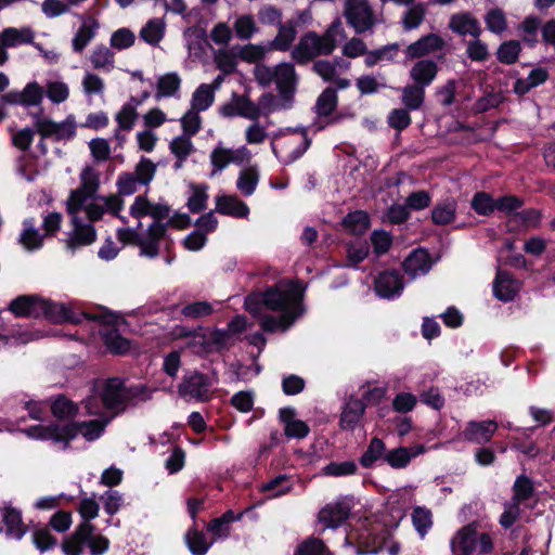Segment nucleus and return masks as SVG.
Instances as JSON below:
<instances>
[{"label": "nucleus", "mask_w": 555, "mask_h": 555, "mask_svg": "<svg viewBox=\"0 0 555 555\" xmlns=\"http://www.w3.org/2000/svg\"><path fill=\"white\" fill-rule=\"evenodd\" d=\"M412 522L421 537H424L433 526L431 512L423 506H416L412 512Z\"/></svg>", "instance_id": "nucleus-54"}, {"label": "nucleus", "mask_w": 555, "mask_h": 555, "mask_svg": "<svg viewBox=\"0 0 555 555\" xmlns=\"http://www.w3.org/2000/svg\"><path fill=\"white\" fill-rule=\"evenodd\" d=\"M478 522L472 521L461 527L450 540L452 555H473L478 547L480 555L493 551V541L488 532L478 534Z\"/></svg>", "instance_id": "nucleus-2"}, {"label": "nucleus", "mask_w": 555, "mask_h": 555, "mask_svg": "<svg viewBox=\"0 0 555 555\" xmlns=\"http://www.w3.org/2000/svg\"><path fill=\"white\" fill-rule=\"evenodd\" d=\"M211 382L208 375L194 371L184 374L182 382L178 386L180 397H191L197 401L205 402L210 399L209 388Z\"/></svg>", "instance_id": "nucleus-4"}, {"label": "nucleus", "mask_w": 555, "mask_h": 555, "mask_svg": "<svg viewBox=\"0 0 555 555\" xmlns=\"http://www.w3.org/2000/svg\"><path fill=\"white\" fill-rule=\"evenodd\" d=\"M39 305V318L43 317L57 324H80L83 320L103 324H113L116 322V315L114 312L105 308H101V312H89L80 310L72 305H65L42 298L40 299Z\"/></svg>", "instance_id": "nucleus-1"}, {"label": "nucleus", "mask_w": 555, "mask_h": 555, "mask_svg": "<svg viewBox=\"0 0 555 555\" xmlns=\"http://www.w3.org/2000/svg\"><path fill=\"white\" fill-rule=\"evenodd\" d=\"M456 203L453 199H446L435 205L431 210V221L436 225H447L454 221Z\"/></svg>", "instance_id": "nucleus-38"}, {"label": "nucleus", "mask_w": 555, "mask_h": 555, "mask_svg": "<svg viewBox=\"0 0 555 555\" xmlns=\"http://www.w3.org/2000/svg\"><path fill=\"white\" fill-rule=\"evenodd\" d=\"M31 542L40 553H44L55 547L57 539L47 527H43L34 529Z\"/></svg>", "instance_id": "nucleus-51"}, {"label": "nucleus", "mask_w": 555, "mask_h": 555, "mask_svg": "<svg viewBox=\"0 0 555 555\" xmlns=\"http://www.w3.org/2000/svg\"><path fill=\"white\" fill-rule=\"evenodd\" d=\"M446 42L440 35L430 33L409 44L404 53L408 60H422L430 53L442 50Z\"/></svg>", "instance_id": "nucleus-14"}, {"label": "nucleus", "mask_w": 555, "mask_h": 555, "mask_svg": "<svg viewBox=\"0 0 555 555\" xmlns=\"http://www.w3.org/2000/svg\"><path fill=\"white\" fill-rule=\"evenodd\" d=\"M122 393H124V404L125 409L128 404L134 403L138 401H147L151 398L149 388L144 384H135L127 386L122 380Z\"/></svg>", "instance_id": "nucleus-52"}, {"label": "nucleus", "mask_w": 555, "mask_h": 555, "mask_svg": "<svg viewBox=\"0 0 555 555\" xmlns=\"http://www.w3.org/2000/svg\"><path fill=\"white\" fill-rule=\"evenodd\" d=\"M275 85L283 101V109L292 107L296 92L297 75L292 63H281L275 67Z\"/></svg>", "instance_id": "nucleus-8"}, {"label": "nucleus", "mask_w": 555, "mask_h": 555, "mask_svg": "<svg viewBox=\"0 0 555 555\" xmlns=\"http://www.w3.org/2000/svg\"><path fill=\"white\" fill-rule=\"evenodd\" d=\"M103 405L109 411L124 412L122 379L113 377L107 379L101 395Z\"/></svg>", "instance_id": "nucleus-20"}, {"label": "nucleus", "mask_w": 555, "mask_h": 555, "mask_svg": "<svg viewBox=\"0 0 555 555\" xmlns=\"http://www.w3.org/2000/svg\"><path fill=\"white\" fill-rule=\"evenodd\" d=\"M264 307L272 311H293L295 305H302L301 294L296 289L283 291L276 285L267 288L262 293Z\"/></svg>", "instance_id": "nucleus-7"}, {"label": "nucleus", "mask_w": 555, "mask_h": 555, "mask_svg": "<svg viewBox=\"0 0 555 555\" xmlns=\"http://www.w3.org/2000/svg\"><path fill=\"white\" fill-rule=\"evenodd\" d=\"M214 307L208 301H194L185 305L181 309V314L188 319L197 320L211 315Z\"/></svg>", "instance_id": "nucleus-58"}, {"label": "nucleus", "mask_w": 555, "mask_h": 555, "mask_svg": "<svg viewBox=\"0 0 555 555\" xmlns=\"http://www.w3.org/2000/svg\"><path fill=\"white\" fill-rule=\"evenodd\" d=\"M408 273L415 274L418 271L427 272L430 268L428 254L424 250H414L402 263Z\"/></svg>", "instance_id": "nucleus-49"}, {"label": "nucleus", "mask_w": 555, "mask_h": 555, "mask_svg": "<svg viewBox=\"0 0 555 555\" xmlns=\"http://www.w3.org/2000/svg\"><path fill=\"white\" fill-rule=\"evenodd\" d=\"M533 494L534 486L531 478H529L525 474L517 476L513 485L512 501L521 504L530 500L533 496Z\"/></svg>", "instance_id": "nucleus-42"}, {"label": "nucleus", "mask_w": 555, "mask_h": 555, "mask_svg": "<svg viewBox=\"0 0 555 555\" xmlns=\"http://www.w3.org/2000/svg\"><path fill=\"white\" fill-rule=\"evenodd\" d=\"M92 525L79 524L75 530L62 542V551L65 555H82L83 546L88 541Z\"/></svg>", "instance_id": "nucleus-25"}, {"label": "nucleus", "mask_w": 555, "mask_h": 555, "mask_svg": "<svg viewBox=\"0 0 555 555\" xmlns=\"http://www.w3.org/2000/svg\"><path fill=\"white\" fill-rule=\"evenodd\" d=\"M0 42L3 47H16L22 43L34 42V31L30 28L17 29L8 27L0 35Z\"/></svg>", "instance_id": "nucleus-35"}, {"label": "nucleus", "mask_w": 555, "mask_h": 555, "mask_svg": "<svg viewBox=\"0 0 555 555\" xmlns=\"http://www.w3.org/2000/svg\"><path fill=\"white\" fill-rule=\"evenodd\" d=\"M296 27L297 22L294 20L280 23L278 35L270 42V49L283 52L288 51L297 36Z\"/></svg>", "instance_id": "nucleus-30"}, {"label": "nucleus", "mask_w": 555, "mask_h": 555, "mask_svg": "<svg viewBox=\"0 0 555 555\" xmlns=\"http://www.w3.org/2000/svg\"><path fill=\"white\" fill-rule=\"evenodd\" d=\"M387 448L385 442L378 438L373 437L366 447V450L359 459V463L363 468H372L376 462L383 460L385 462Z\"/></svg>", "instance_id": "nucleus-31"}, {"label": "nucleus", "mask_w": 555, "mask_h": 555, "mask_svg": "<svg viewBox=\"0 0 555 555\" xmlns=\"http://www.w3.org/2000/svg\"><path fill=\"white\" fill-rule=\"evenodd\" d=\"M140 37L149 44H157L164 37V24L156 20H150L140 30Z\"/></svg>", "instance_id": "nucleus-55"}, {"label": "nucleus", "mask_w": 555, "mask_h": 555, "mask_svg": "<svg viewBox=\"0 0 555 555\" xmlns=\"http://www.w3.org/2000/svg\"><path fill=\"white\" fill-rule=\"evenodd\" d=\"M216 208L220 215L233 218H246L249 215L248 205L241 201L236 195H218L216 196Z\"/></svg>", "instance_id": "nucleus-21"}, {"label": "nucleus", "mask_w": 555, "mask_h": 555, "mask_svg": "<svg viewBox=\"0 0 555 555\" xmlns=\"http://www.w3.org/2000/svg\"><path fill=\"white\" fill-rule=\"evenodd\" d=\"M286 133H299L301 134V139L298 143H294L293 141H287L284 143L282 147H288L295 145L294 149L287 153L284 157H280L279 149L274 142L271 143L272 153L279 158L280 163L283 165H291L298 160L310 147L312 140L308 135V131L305 127H296V128H286L285 130H279L278 133L274 134V139L279 137L285 135Z\"/></svg>", "instance_id": "nucleus-5"}, {"label": "nucleus", "mask_w": 555, "mask_h": 555, "mask_svg": "<svg viewBox=\"0 0 555 555\" xmlns=\"http://www.w3.org/2000/svg\"><path fill=\"white\" fill-rule=\"evenodd\" d=\"M352 504L346 498L328 503L323 506L318 515L319 521L326 528L336 529L341 526L350 516Z\"/></svg>", "instance_id": "nucleus-11"}, {"label": "nucleus", "mask_w": 555, "mask_h": 555, "mask_svg": "<svg viewBox=\"0 0 555 555\" xmlns=\"http://www.w3.org/2000/svg\"><path fill=\"white\" fill-rule=\"evenodd\" d=\"M40 299L37 295H20L10 302L9 310L15 317H33L37 319L39 318Z\"/></svg>", "instance_id": "nucleus-28"}, {"label": "nucleus", "mask_w": 555, "mask_h": 555, "mask_svg": "<svg viewBox=\"0 0 555 555\" xmlns=\"http://www.w3.org/2000/svg\"><path fill=\"white\" fill-rule=\"evenodd\" d=\"M138 116L135 105H132V103H126L116 114L115 119L119 129L130 131L133 128Z\"/></svg>", "instance_id": "nucleus-59"}, {"label": "nucleus", "mask_w": 555, "mask_h": 555, "mask_svg": "<svg viewBox=\"0 0 555 555\" xmlns=\"http://www.w3.org/2000/svg\"><path fill=\"white\" fill-rule=\"evenodd\" d=\"M169 150L176 156V158L188 159V157L194 151V145L191 141V137L181 134L176 137L169 143Z\"/></svg>", "instance_id": "nucleus-62"}, {"label": "nucleus", "mask_w": 555, "mask_h": 555, "mask_svg": "<svg viewBox=\"0 0 555 555\" xmlns=\"http://www.w3.org/2000/svg\"><path fill=\"white\" fill-rule=\"evenodd\" d=\"M318 41L319 35L315 31H308L302 35L292 51L293 60L299 65L308 64L318 56L315 47Z\"/></svg>", "instance_id": "nucleus-19"}, {"label": "nucleus", "mask_w": 555, "mask_h": 555, "mask_svg": "<svg viewBox=\"0 0 555 555\" xmlns=\"http://www.w3.org/2000/svg\"><path fill=\"white\" fill-rule=\"evenodd\" d=\"M24 225L25 229L21 233L20 242L29 250L40 248L43 243V236L34 228L33 219H25Z\"/></svg>", "instance_id": "nucleus-48"}, {"label": "nucleus", "mask_w": 555, "mask_h": 555, "mask_svg": "<svg viewBox=\"0 0 555 555\" xmlns=\"http://www.w3.org/2000/svg\"><path fill=\"white\" fill-rule=\"evenodd\" d=\"M214 88L207 83H202L192 95V108L198 113L206 111L214 103Z\"/></svg>", "instance_id": "nucleus-46"}, {"label": "nucleus", "mask_w": 555, "mask_h": 555, "mask_svg": "<svg viewBox=\"0 0 555 555\" xmlns=\"http://www.w3.org/2000/svg\"><path fill=\"white\" fill-rule=\"evenodd\" d=\"M341 225L353 235H362L370 228L371 219L366 211L354 210L343 218Z\"/></svg>", "instance_id": "nucleus-32"}, {"label": "nucleus", "mask_w": 555, "mask_h": 555, "mask_svg": "<svg viewBox=\"0 0 555 555\" xmlns=\"http://www.w3.org/2000/svg\"><path fill=\"white\" fill-rule=\"evenodd\" d=\"M181 78L177 73H168L160 76L157 80L156 98L173 96L180 89Z\"/></svg>", "instance_id": "nucleus-44"}, {"label": "nucleus", "mask_w": 555, "mask_h": 555, "mask_svg": "<svg viewBox=\"0 0 555 555\" xmlns=\"http://www.w3.org/2000/svg\"><path fill=\"white\" fill-rule=\"evenodd\" d=\"M2 522L7 527V534L21 540L27 532V526L23 522L22 512L12 506H5L2 513Z\"/></svg>", "instance_id": "nucleus-29"}, {"label": "nucleus", "mask_w": 555, "mask_h": 555, "mask_svg": "<svg viewBox=\"0 0 555 555\" xmlns=\"http://www.w3.org/2000/svg\"><path fill=\"white\" fill-rule=\"evenodd\" d=\"M98 28L99 23L95 18L90 17L89 23H82L72 40L74 52L81 53L95 37Z\"/></svg>", "instance_id": "nucleus-34"}, {"label": "nucleus", "mask_w": 555, "mask_h": 555, "mask_svg": "<svg viewBox=\"0 0 555 555\" xmlns=\"http://www.w3.org/2000/svg\"><path fill=\"white\" fill-rule=\"evenodd\" d=\"M80 186L78 190L87 194L90 198H94L100 188L99 173L91 167H86L80 175Z\"/></svg>", "instance_id": "nucleus-53"}, {"label": "nucleus", "mask_w": 555, "mask_h": 555, "mask_svg": "<svg viewBox=\"0 0 555 555\" xmlns=\"http://www.w3.org/2000/svg\"><path fill=\"white\" fill-rule=\"evenodd\" d=\"M496 430L498 423L495 421H470L462 431V437L467 442L483 446L491 441Z\"/></svg>", "instance_id": "nucleus-16"}, {"label": "nucleus", "mask_w": 555, "mask_h": 555, "mask_svg": "<svg viewBox=\"0 0 555 555\" xmlns=\"http://www.w3.org/2000/svg\"><path fill=\"white\" fill-rule=\"evenodd\" d=\"M322 472L325 476L332 477L351 476L358 472V465L354 461H332L322 468Z\"/></svg>", "instance_id": "nucleus-56"}, {"label": "nucleus", "mask_w": 555, "mask_h": 555, "mask_svg": "<svg viewBox=\"0 0 555 555\" xmlns=\"http://www.w3.org/2000/svg\"><path fill=\"white\" fill-rule=\"evenodd\" d=\"M24 433L36 440H52L54 443L65 446L64 424L52 422L49 425H33L25 428Z\"/></svg>", "instance_id": "nucleus-24"}, {"label": "nucleus", "mask_w": 555, "mask_h": 555, "mask_svg": "<svg viewBox=\"0 0 555 555\" xmlns=\"http://www.w3.org/2000/svg\"><path fill=\"white\" fill-rule=\"evenodd\" d=\"M105 426L106 422L102 420L68 422L64 424L65 446H63L62 449L67 450L70 441L79 434H81L87 441L99 439L103 435Z\"/></svg>", "instance_id": "nucleus-9"}, {"label": "nucleus", "mask_w": 555, "mask_h": 555, "mask_svg": "<svg viewBox=\"0 0 555 555\" xmlns=\"http://www.w3.org/2000/svg\"><path fill=\"white\" fill-rule=\"evenodd\" d=\"M541 214L538 209L528 208L521 211L514 212L511 217H508L506 221L507 232H516L517 223L522 225H537L540 222Z\"/></svg>", "instance_id": "nucleus-40"}, {"label": "nucleus", "mask_w": 555, "mask_h": 555, "mask_svg": "<svg viewBox=\"0 0 555 555\" xmlns=\"http://www.w3.org/2000/svg\"><path fill=\"white\" fill-rule=\"evenodd\" d=\"M259 181L258 170L254 167H249L241 170L236 188L242 192L244 196H250L254 194Z\"/></svg>", "instance_id": "nucleus-47"}, {"label": "nucleus", "mask_w": 555, "mask_h": 555, "mask_svg": "<svg viewBox=\"0 0 555 555\" xmlns=\"http://www.w3.org/2000/svg\"><path fill=\"white\" fill-rule=\"evenodd\" d=\"M191 196L188 199L186 207L192 214H199L207 207L208 185L206 183H191Z\"/></svg>", "instance_id": "nucleus-39"}, {"label": "nucleus", "mask_w": 555, "mask_h": 555, "mask_svg": "<svg viewBox=\"0 0 555 555\" xmlns=\"http://www.w3.org/2000/svg\"><path fill=\"white\" fill-rule=\"evenodd\" d=\"M449 28L459 36L470 35L478 38L481 35L478 20L469 12H460L451 15Z\"/></svg>", "instance_id": "nucleus-22"}, {"label": "nucleus", "mask_w": 555, "mask_h": 555, "mask_svg": "<svg viewBox=\"0 0 555 555\" xmlns=\"http://www.w3.org/2000/svg\"><path fill=\"white\" fill-rule=\"evenodd\" d=\"M472 209L479 216L489 217L495 210V198L488 192H476L470 201Z\"/></svg>", "instance_id": "nucleus-41"}, {"label": "nucleus", "mask_w": 555, "mask_h": 555, "mask_svg": "<svg viewBox=\"0 0 555 555\" xmlns=\"http://www.w3.org/2000/svg\"><path fill=\"white\" fill-rule=\"evenodd\" d=\"M438 64L430 59H422L414 63L410 69L413 83L426 88L431 85L438 74Z\"/></svg>", "instance_id": "nucleus-26"}, {"label": "nucleus", "mask_w": 555, "mask_h": 555, "mask_svg": "<svg viewBox=\"0 0 555 555\" xmlns=\"http://www.w3.org/2000/svg\"><path fill=\"white\" fill-rule=\"evenodd\" d=\"M76 120L74 115H68L65 120L56 122L52 119L38 120L37 133L42 139H52L56 142L68 141L76 135Z\"/></svg>", "instance_id": "nucleus-6"}, {"label": "nucleus", "mask_w": 555, "mask_h": 555, "mask_svg": "<svg viewBox=\"0 0 555 555\" xmlns=\"http://www.w3.org/2000/svg\"><path fill=\"white\" fill-rule=\"evenodd\" d=\"M338 105L337 91L333 87L325 88L318 96L315 102V112L320 117H328Z\"/></svg>", "instance_id": "nucleus-37"}, {"label": "nucleus", "mask_w": 555, "mask_h": 555, "mask_svg": "<svg viewBox=\"0 0 555 555\" xmlns=\"http://www.w3.org/2000/svg\"><path fill=\"white\" fill-rule=\"evenodd\" d=\"M521 44L518 40H507L502 42L496 50V59L505 65L515 64L520 55Z\"/></svg>", "instance_id": "nucleus-43"}, {"label": "nucleus", "mask_w": 555, "mask_h": 555, "mask_svg": "<svg viewBox=\"0 0 555 555\" xmlns=\"http://www.w3.org/2000/svg\"><path fill=\"white\" fill-rule=\"evenodd\" d=\"M345 16L357 34L365 33L375 24L372 8L366 0H347Z\"/></svg>", "instance_id": "nucleus-3"}, {"label": "nucleus", "mask_w": 555, "mask_h": 555, "mask_svg": "<svg viewBox=\"0 0 555 555\" xmlns=\"http://www.w3.org/2000/svg\"><path fill=\"white\" fill-rule=\"evenodd\" d=\"M366 404L359 398L351 397L344 405L339 426L344 430H354L365 413Z\"/></svg>", "instance_id": "nucleus-23"}, {"label": "nucleus", "mask_w": 555, "mask_h": 555, "mask_svg": "<svg viewBox=\"0 0 555 555\" xmlns=\"http://www.w3.org/2000/svg\"><path fill=\"white\" fill-rule=\"evenodd\" d=\"M43 88L37 82H28L22 91L10 90L0 98L3 105H23L26 107L40 105L43 100Z\"/></svg>", "instance_id": "nucleus-10"}, {"label": "nucleus", "mask_w": 555, "mask_h": 555, "mask_svg": "<svg viewBox=\"0 0 555 555\" xmlns=\"http://www.w3.org/2000/svg\"><path fill=\"white\" fill-rule=\"evenodd\" d=\"M135 36L129 28L122 27L115 30L111 36V47L117 50H125L134 44Z\"/></svg>", "instance_id": "nucleus-64"}, {"label": "nucleus", "mask_w": 555, "mask_h": 555, "mask_svg": "<svg viewBox=\"0 0 555 555\" xmlns=\"http://www.w3.org/2000/svg\"><path fill=\"white\" fill-rule=\"evenodd\" d=\"M238 116L250 120H257L260 117V108L248 96L233 93Z\"/></svg>", "instance_id": "nucleus-50"}, {"label": "nucleus", "mask_w": 555, "mask_h": 555, "mask_svg": "<svg viewBox=\"0 0 555 555\" xmlns=\"http://www.w3.org/2000/svg\"><path fill=\"white\" fill-rule=\"evenodd\" d=\"M403 288V276L397 270H385L374 281L375 293L380 298L393 299L401 295Z\"/></svg>", "instance_id": "nucleus-12"}, {"label": "nucleus", "mask_w": 555, "mask_h": 555, "mask_svg": "<svg viewBox=\"0 0 555 555\" xmlns=\"http://www.w3.org/2000/svg\"><path fill=\"white\" fill-rule=\"evenodd\" d=\"M370 251V246L366 242H362L359 244H348L346 248L347 254V267L358 268L359 263H361L367 256Z\"/></svg>", "instance_id": "nucleus-61"}, {"label": "nucleus", "mask_w": 555, "mask_h": 555, "mask_svg": "<svg viewBox=\"0 0 555 555\" xmlns=\"http://www.w3.org/2000/svg\"><path fill=\"white\" fill-rule=\"evenodd\" d=\"M185 336L199 338L196 345L201 347L204 353L221 352L229 349L230 334L222 328L215 327L208 337L205 333H202V327L186 333Z\"/></svg>", "instance_id": "nucleus-13"}, {"label": "nucleus", "mask_w": 555, "mask_h": 555, "mask_svg": "<svg viewBox=\"0 0 555 555\" xmlns=\"http://www.w3.org/2000/svg\"><path fill=\"white\" fill-rule=\"evenodd\" d=\"M52 415L59 421H70L78 415V405L64 395H59L50 406Z\"/></svg>", "instance_id": "nucleus-33"}, {"label": "nucleus", "mask_w": 555, "mask_h": 555, "mask_svg": "<svg viewBox=\"0 0 555 555\" xmlns=\"http://www.w3.org/2000/svg\"><path fill=\"white\" fill-rule=\"evenodd\" d=\"M487 28L493 34H502L507 28L503 10L495 8L488 11L485 17Z\"/></svg>", "instance_id": "nucleus-63"}, {"label": "nucleus", "mask_w": 555, "mask_h": 555, "mask_svg": "<svg viewBox=\"0 0 555 555\" xmlns=\"http://www.w3.org/2000/svg\"><path fill=\"white\" fill-rule=\"evenodd\" d=\"M185 542L192 555H205L212 544L207 542L205 533L197 529L196 524L186 531Z\"/></svg>", "instance_id": "nucleus-36"}, {"label": "nucleus", "mask_w": 555, "mask_h": 555, "mask_svg": "<svg viewBox=\"0 0 555 555\" xmlns=\"http://www.w3.org/2000/svg\"><path fill=\"white\" fill-rule=\"evenodd\" d=\"M385 462L395 469L405 468L411 462L409 448L398 447L387 451Z\"/></svg>", "instance_id": "nucleus-57"}, {"label": "nucleus", "mask_w": 555, "mask_h": 555, "mask_svg": "<svg viewBox=\"0 0 555 555\" xmlns=\"http://www.w3.org/2000/svg\"><path fill=\"white\" fill-rule=\"evenodd\" d=\"M425 100V88L412 83L408 85L402 90V102L410 111L418 109Z\"/></svg>", "instance_id": "nucleus-45"}, {"label": "nucleus", "mask_w": 555, "mask_h": 555, "mask_svg": "<svg viewBox=\"0 0 555 555\" xmlns=\"http://www.w3.org/2000/svg\"><path fill=\"white\" fill-rule=\"evenodd\" d=\"M305 308L302 305H295L293 311H284L280 317L266 315L260 321V326L263 332L274 333L276 331L288 330L295 321L304 313Z\"/></svg>", "instance_id": "nucleus-18"}, {"label": "nucleus", "mask_w": 555, "mask_h": 555, "mask_svg": "<svg viewBox=\"0 0 555 555\" xmlns=\"http://www.w3.org/2000/svg\"><path fill=\"white\" fill-rule=\"evenodd\" d=\"M74 231L67 241V247L76 249L80 246L91 245L96 241V231L92 224H85L78 217L72 219Z\"/></svg>", "instance_id": "nucleus-27"}, {"label": "nucleus", "mask_w": 555, "mask_h": 555, "mask_svg": "<svg viewBox=\"0 0 555 555\" xmlns=\"http://www.w3.org/2000/svg\"><path fill=\"white\" fill-rule=\"evenodd\" d=\"M155 172V164L150 158L142 156L133 175L140 184L147 185L154 179Z\"/></svg>", "instance_id": "nucleus-60"}, {"label": "nucleus", "mask_w": 555, "mask_h": 555, "mask_svg": "<svg viewBox=\"0 0 555 555\" xmlns=\"http://www.w3.org/2000/svg\"><path fill=\"white\" fill-rule=\"evenodd\" d=\"M519 291V283L513 273L498 269L493 281V295L503 302L513 301Z\"/></svg>", "instance_id": "nucleus-17"}, {"label": "nucleus", "mask_w": 555, "mask_h": 555, "mask_svg": "<svg viewBox=\"0 0 555 555\" xmlns=\"http://www.w3.org/2000/svg\"><path fill=\"white\" fill-rule=\"evenodd\" d=\"M116 315V322L113 324H103L101 325L105 326V328L100 331V335L102 338V341L106 348V350L114 354V356H125L129 352L131 347L130 339L124 337L119 330L116 327L118 323L119 317Z\"/></svg>", "instance_id": "nucleus-15"}]
</instances>
